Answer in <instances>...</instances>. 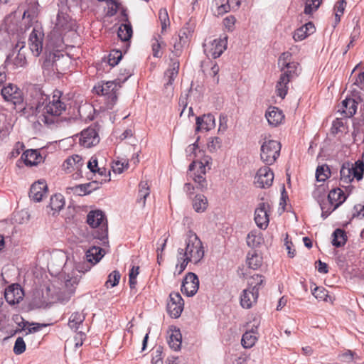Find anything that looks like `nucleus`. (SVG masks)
<instances>
[{
  "instance_id": "f257e3e1",
  "label": "nucleus",
  "mask_w": 364,
  "mask_h": 364,
  "mask_svg": "<svg viewBox=\"0 0 364 364\" xmlns=\"http://www.w3.org/2000/svg\"><path fill=\"white\" fill-rule=\"evenodd\" d=\"M203 257L204 248L202 242L195 232L188 231L185 240V248L178 250L174 274L180 275L185 270L188 262L196 264Z\"/></svg>"
},
{
  "instance_id": "f03ea898",
  "label": "nucleus",
  "mask_w": 364,
  "mask_h": 364,
  "mask_svg": "<svg viewBox=\"0 0 364 364\" xmlns=\"http://www.w3.org/2000/svg\"><path fill=\"white\" fill-rule=\"evenodd\" d=\"M186 151L188 156L196 159L189 166V174L197 184V188L203 191L207 188L205 175L207 168L210 169L212 159L210 156L205 155L204 152L198 149L196 142L189 145Z\"/></svg>"
},
{
  "instance_id": "7ed1b4c3",
  "label": "nucleus",
  "mask_w": 364,
  "mask_h": 364,
  "mask_svg": "<svg viewBox=\"0 0 364 364\" xmlns=\"http://www.w3.org/2000/svg\"><path fill=\"white\" fill-rule=\"evenodd\" d=\"M65 288L64 291L56 292L53 285H48L43 290L42 299H38L36 295L33 299V304L37 307H43L47 305L50 299L56 298L62 301L68 300L74 294L80 279L77 276H70L68 274L64 278Z\"/></svg>"
},
{
  "instance_id": "20e7f679",
  "label": "nucleus",
  "mask_w": 364,
  "mask_h": 364,
  "mask_svg": "<svg viewBox=\"0 0 364 364\" xmlns=\"http://www.w3.org/2000/svg\"><path fill=\"white\" fill-rule=\"evenodd\" d=\"M61 92L55 90L50 98L46 95L41 94V97L36 106L38 112H42L41 122L48 124L53 122L45 114L50 116H59L65 109V104L60 100Z\"/></svg>"
},
{
  "instance_id": "39448f33",
  "label": "nucleus",
  "mask_w": 364,
  "mask_h": 364,
  "mask_svg": "<svg viewBox=\"0 0 364 364\" xmlns=\"http://www.w3.org/2000/svg\"><path fill=\"white\" fill-rule=\"evenodd\" d=\"M70 64V58L68 55L55 51L46 55L43 67L48 70L62 73L67 70Z\"/></svg>"
},
{
  "instance_id": "423d86ee",
  "label": "nucleus",
  "mask_w": 364,
  "mask_h": 364,
  "mask_svg": "<svg viewBox=\"0 0 364 364\" xmlns=\"http://www.w3.org/2000/svg\"><path fill=\"white\" fill-rule=\"evenodd\" d=\"M364 173V162L358 160L354 164L349 162L343 164L340 171V179L343 183H350L354 178L360 181Z\"/></svg>"
},
{
  "instance_id": "0eeeda50",
  "label": "nucleus",
  "mask_w": 364,
  "mask_h": 364,
  "mask_svg": "<svg viewBox=\"0 0 364 364\" xmlns=\"http://www.w3.org/2000/svg\"><path fill=\"white\" fill-rule=\"evenodd\" d=\"M346 199V196L341 188H335L331 190L326 202L320 203L322 210L321 216L326 218L331 213L334 211L340 205H341Z\"/></svg>"
},
{
  "instance_id": "6e6552de",
  "label": "nucleus",
  "mask_w": 364,
  "mask_h": 364,
  "mask_svg": "<svg viewBox=\"0 0 364 364\" xmlns=\"http://www.w3.org/2000/svg\"><path fill=\"white\" fill-rule=\"evenodd\" d=\"M281 144L278 141L265 140L260 149L261 160L267 165L273 164L280 154Z\"/></svg>"
},
{
  "instance_id": "1a4fd4ad",
  "label": "nucleus",
  "mask_w": 364,
  "mask_h": 364,
  "mask_svg": "<svg viewBox=\"0 0 364 364\" xmlns=\"http://www.w3.org/2000/svg\"><path fill=\"white\" fill-rule=\"evenodd\" d=\"M228 37L208 39L203 45L204 52L208 57L218 58L227 48Z\"/></svg>"
},
{
  "instance_id": "9d476101",
  "label": "nucleus",
  "mask_w": 364,
  "mask_h": 364,
  "mask_svg": "<svg viewBox=\"0 0 364 364\" xmlns=\"http://www.w3.org/2000/svg\"><path fill=\"white\" fill-rule=\"evenodd\" d=\"M105 255V251L100 247H92L85 255L86 261L88 264H78L76 269L79 272H86L89 271L92 265L98 263Z\"/></svg>"
},
{
  "instance_id": "9b49d317",
  "label": "nucleus",
  "mask_w": 364,
  "mask_h": 364,
  "mask_svg": "<svg viewBox=\"0 0 364 364\" xmlns=\"http://www.w3.org/2000/svg\"><path fill=\"white\" fill-rule=\"evenodd\" d=\"M3 99L11 104L16 106L21 105L23 102V92L16 85L8 83L0 92Z\"/></svg>"
},
{
  "instance_id": "f8f14e48",
  "label": "nucleus",
  "mask_w": 364,
  "mask_h": 364,
  "mask_svg": "<svg viewBox=\"0 0 364 364\" xmlns=\"http://www.w3.org/2000/svg\"><path fill=\"white\" fill-rule=\"evenodd\" d=\"M87 223L92 228H99L101 231L100 237H103L107 235V225L105 215L102 211L96 210H91L87 215Z\"/></svg>"
},
{
  "instance_id": "ddd939ff",
  "label": "nucleus",
  "mask_w": 364,
  "mask_h": 364,
  "mask_svg": "<svg viewBox=\"0 0 364 364\" xmlns=\"http://www.w3.org/2000/svg\"><path fill=\"white\" fill-rule=\"evenodd\" d=\"M44 33L41 26H36L33 28L28 38V46L33 55L39 56L43 50V41Z\"/></svg>"
},
{
  "instance_id": "4468645a",
  "label": "nucleus",
  "mask_w": 364,
  "mask_h": 364,
  "mask_svg": "<svg viewBox=\"0 0 364 364\" xmlns=\"http://www.w3.org/2000/svg\"><path fill=\"white\" fill-rule=\"evenodd\" d=\"M274 173L269 166L259 168L254 178V184L259 188H267L272 185Z\"/></svg>"
},
{
  "instance_id": "2eb2a0df",
  "label": "nucleus",
  "mask_w": 364,
  "mask_h": 364,
  "mask_svg": "<svg viewBox=\"0 0 364 364\" xmlns=\"http://www.w3.org/2000/svg\"><path fill=\"white\" fill-rule=\"evenodd\" d=\"M120 87L119 82L114 80L99 83L95 86L94 90L97 95L108 96L112 101H114L117 99L116 92Z\"/></svg>"
},
{
  "instance_id": "dca6fc26",
  "label": "nucleus",
  "mask_w": 364,
  "mask_h": 364,
  "mask_svg": "<svg viewBox=\"0 0 364 364\" xmlns=\"http://www.w3.org/2000/svg\"><path fill=\"white\" fill-rule=\"evenodd\" d=\"M183 300L179 293L172 292L170 294L167 311L171 317L178 318L183 311Z\"/></svg>"
},
{
  "instance_id": "f3484780",
  "label": "nucleus",
  "mask_w": 364,
  "mask_h": 364,
  "mask_svg": "<svg viewBox=\"0 0 364 364\" xmlns=\"http://www.w3.org/2000/svg\"><path fill=\"white\" fill-rule=\"evenodd\" d=\"M191 35V31L188 28H183L180 30L178 36L173 38V48L171 52L176 56H179L183 47L186 46L189 41Z\"/></svg>"
},
{
  "instance_id": "a211bd4d",
  "label": "nucleus",
  "mask_w": 364,
  "mask_h": 364,
  "mask_svg": "<svg viewBox=\"0 0 364 364\" xmlns=\"http://www.w3.org/2000/svg\"><path fill=\"white\" fill-rule=\"evenodd\" d=\"M199 287V280L196 274L192 272L187 274L184 278L181 291L188 296H192L196 294Z\"/></svg>"
},
{
  "instance_id": "6ab92c4d",
  "label": "nucleus",
  "mask_w": 364,
  "mask_h": 364,
  "mask_svg": "<svg viewBox=\"0 0 364 364\" xmlns=\"http://www.w3.org/2000/svg\"><path fill=\"white\" fill-rule=\"evenodd\" d=\"M83 165V159L80 155L75 154L68 157L63 162L62 168L66 173H69L75 171L77 176H80Z\"/></svg>"
},
{
  "instance_id": "aec40b11",
  "label": "nucleus",
  "mask_w": 364,
  "mask_h": 364,
  "mask_svg": "<svg viewBox=\"0 0 364 364\" xmlns=\"http://www.w3.org/2000/svg\"><path fill=\"white\" fill-rule=\"evenodd\" d=\"M79 141L81 146L90 148L99 143L100 136L95 128L89 127L81 132Z\"/></svg>"
},
{
  "instance_id": "412c9836",
  "label": "nucleus",
  "mask_w": 364,
  "mask_h": 364,
  "mask_svg": "<svg viewBox=\"0 0 364 364\" xmlns=\"http://www.w3.org/2000/svg\"><path fill=\"white\" fill-rule=\"evenodd\" d=\"M269 205L268 203H262L255 211V221L261 229H266L269 224Z\"/></svg>"
},
{
  "instance_id": "4be33fe9",
  "label": "nucleus",
  "mask_w": 364,
  "mask_h": 364,
  "mask_svg": "<svg viewBox=\"0 0 364 364\" xmlns=\"http://www.w3.org/2000/svg\"><path fill=\"white\" fill-rule=\"evenodd\" d=\"M265 117L269 125L276 127L284 120V114L283 112L276 107H269L265 112Z\"/></svg>"
},
{
  "instance_id": "5701e85b",
  "label": "nucleus",
  "mask_w": 364,
  "mask_h": 364,
  "mask_svg": "<svg viewBox=\"0 0 364 364\" xmlns=\"http://www.w3.org/2000/svg\"><path fill=\"white\" fill-rule=\"evenodd\" d=\"M215 127V118L211 114H203L196 117V132H208Z\"/></svg>"
},
{
  "instance_id": "b1692460",
  "label": "nucleus",
  "mask_w": 364,
  "mask_h": 364,
  "mask_svg": "<svg viewBox=\"0 0 364 364\" xmlns=\"http://www.w3.org/2000/svg\"><path fill=\"white\" fill-rule=\"evenodd\" d=\"M48 186L45 181H38L31 187L29 197L36 202L41 201L46 195Z\"/></svg>"
},
{
  "instance_id": "393cba45",
  "label": "nucleus",
  "mask_w": 364,
  "mask_h": 364,
  "mask_svg": "<svg viewBox=\"0 0 364 364\" xmlns=\"http://www.w3.org/2000/svg\"><path fill=\"white\" fill-rule=\"evenodd\" d=\"M5 299L10 304H15L20 302L23 296V292L18 285H11L5 291Z\"/></svg>"
},
{
  "instance_id": "a878e982",
  "label": "nucleus",
  "mask_w": 364,
  "mask_h": 364,
  "mask_svg": "<svg viewBox=\"0 0 364 364\" xmlns=\"http://www.w3.org/2000/svg\"><path fill=\"white\" fill-rule=\"evenodd\" d=\"M65 201L64 196L60 193L52 196L50 198V203L48 208L50 209L48 213L53 215L58 214L65 206Z\"/></svg>"
},
{
  "instance_id": "bb28decb",
  "label": "nucleus",
  "mask_w": 364,
  "mask_h": 364,
  "mask_svg": "<svg viewBox=\"0 0 364 364\" xmlns=\"http://www.w3.org/2000/svg\"><path fill=\"white\" fill-rule=\"evenodd\" d=\"M259 294L257 291H252L250 288L245 289L240 297L241 306L245 309H250L257 301Z\"/></svg>"
},
{
  "instance_id": "cd10ccee",
  "label": "nucleus",
  "mask_w": 364,
  "mask_h": 364,
  "mask_svg": "<svg viewBox=\"0 0 364 364\" xmlns=\"http://www.w3.org/2000/svg\"><path fill=\"white\" fill-rule=\"evenodd\" d=\"M193 209L198 213H204L208 207V200L206 196L203 194H196L191 198Z\"/></svg>"
},
{
  "instance_id": "c85d7f7f",
  "label": "nucleus",
  "mask_w": 364,
  "mask_h": 364,
  "mask_svg": "<svg viewBox=\"0 0 364 364\" xmlns=\"http://www.w3.org/2000/svg\"><path fill=\"white\" fill-rule=\"evenodd\" d=\"M289 74L283 73L281 74L279 79L276 85V92L277 95L284 99L287 93L289 88V82L290 81Z\"/></svg>"
},
{
  "instance_id": "c756f323",
  "label": "nucleus",
  "mask_w": 364,
  "mask_h": 364,
  "mask_svg": "<svg viewBox=\"0 0 364 364\" xmlns=\"http://www.w3.org/2000/svg\"><path fill=\"white\" fill-rule=\"evenodd\" d=\"M21 158L27 166H36L40 164L43 158L37 150L29 149L26 151Z\"/></svg>"
},
{
  "instance_id": "7c9ffc66",
  "label": "nucleus",
  "mask_w": 364,
  "mask_h": 364,
  "mask_svg": "<svg viewBox=\"0 0 364 364\" xmlns=\"http://www.w3.org/2000/svg\"><path fill=\"white\" fill-rule=\"evenodd\" d=\"M357 110V103L354 99L346 98L342 103L339 111L344 114L346 117H351Z\"/></svg>"
},
{
  "instance_id": "2f4dec72",
  "label": "nucleus",
  "mask_w": 364,
  "mask_h": 364,
  "mask_svg": "<svg viewBox=\"0 0 364 364\" xmlns=\"http://www.w3.org/2000/svg\"><path fill=\"white\" fill-rule=\"evenodd\" d=\"M315 31L314 25L311 22H309L296 29L294 34V39L296 41H301L305 39L308 36Z\"/></svg>"
},
{
  "instance_id": "473e14b6",
  "label": "nucleus",
  "mask_w": 364,
  "mask_h": 364,
  "mask_svg": "<svg viewBox=\"0 0 364 364\" xmlns=\"http://www.w3.org/2000/svg\"><path fill=\"white\" fill-rule=\"evenodd\" d=\"M179 70V61L176 59L171 60V64L169 68L165 73V77H167L168 82L165 84V87L168 88L172 85L175 78L177 77Z\"/></svg>"
},
{
  "instance_id": "72a5a7b5",
  "label": "nucleus",
  "mask_w": 364,
  "mask_h": 364,
  "mask_svg": "<svg viewBox=\"0 0 364 364\" xmlns=\"http://www.w3.org/2000/svg\"><path fill=\"white\" fill-rule=\"evenodd\" d=\"M210 9L215 15L220 16L229 11L230 5L228 0H213Z\"/></svg>"
},
{
  "instance_id": "f704fd0d",
  "label": "nucleus",
  "mask_w": 364,
  "mask_h": 364,
  "mask_svg": "<svg viewBox=\"0 0 364 364\" xmlns=\"http://www.w3.org/2000/svg\"><path fill=\"white\" fill-rule=\"evenodd\" d=\"M166 43L164 41L161 35L157 34L151 40V48L153 55L156 58H160L162 55L161 49L165 48Z\"/></svg>"
},
{
  "instance_id": "c9c22d12",
  "label": "nucleus",
  "mask_w": 364,
  "mask_h": 364,
  "mask_svg": "<svg viewBox=\"0 0 364 364\" xmlns=\"http://www.w3.org/2000/svg\"><path fill=\"white\" fill-rule=\"evenodd\" d=\"M257 332L252 329L245 332L242 338L241 343L245 348H252L257 341Z\"/></svg>"
},
{
  "instance_id": "e433bc0d",
  "label": "nucleus",
  "mask_w": 364,
  "mask_h": 364,
  "mask_svg": "<svg viewBox=\"0 0 364 364\" xmlns=\"http://www.w3.org/2000/svg\"><path fill=\"white\" fill-rule=\"evenodd\" d=\"M247 262L250 268L257 269L262 264V257L255 252H249L247 256Z\"/></svg>"
},
{
  "instance_id": "4c0bfd02",
  "label": "nucleus",
  "mask_w": 364,
  "mask_h": 364,
  "mask_svg": "<svg viewBox=\"0 0 364 364\" xmlns=\"http://www.w3.org/2000/svg\"><path fill=\"white\" fill-rule=\"evenodd\" d=\"M264 282L265 279L264 276L261 274H254L249 279V288L252 291H257L259 293V290L264 287Z\"/></svg>"
},
{
  "instance_id": "58836bf2",
  "label": "nucleus",
  "mask_w": 364,
  "mask_h": 364,
  "mask_svg": "<svg viewBox=\"0 0 364 364\" xmlns=\"http://www.w3.org/2000/svg\"><path fill=\"white\" fill-rule=\"evenodd\" d=\"M95 183H87L75 186L70 189L76 195L84 196L90 193L92 190L95 189V187H93Z\"/></svg>"
},
{
  "instance_id": "ea45409f",
  "label": "nucleus",
  "mask_w": 364,
  "mask_h": 364,
  "mask_svg": "<svg viewBox=\"0 0 364 364\" xmlns=\"http://www.w3.org/2000/svg\"><path fill=\"white\" fill-rule=\"evenodd\" d=\"M263 241L262 234L257 230L251 231L247 237V244L250 247H258Z\"/></svg>"
},
{
  "instance_id": "a19ab883",
  "label": "nucleus",
  "mask_w": 364,
  "mask_h": 364,
  "mask_svg": "<svg viewBox=\"0 0 364 364\" xmlns=\"http://www.w3.org/2000/svg\"><path fill=\"white\" fill-rule=\"evenodd\" d=\"M85 318L82 313L75 312L69 318L68 326L73 330H77Z\"/></svg>"
},
{
  "instance_id": "79ce46f5",
  "label": "nucleus",
  "mask_w": 364,
  "mask_h": 364,
  "mask_svg": "<svg viewBox=\"0 0 364 364\" xmlns=\"http://www.w3.org/2000/svg\"><path fill=\"white\" fill-rule=\"evenodd\" d=\"M181 334L179 330H173L169 335L168 345L174 350L180 349L181 346Z\"/></svg>"
},
{
  "instance_id": "37998d69",
  "label": "nucleus",
  "mask_w": 364,
  "mask_h": 364,
  "mask_svg": "<svg viewBox=\"0 0 364 364\" xmlns=\"http://www.w3.org/2000/svg\"><path fill=\"white\" fill-rule=\"evenodd\" d=\"M132 28L130 23L122 24L117 31L118 36L122 41H129L132 36Z\"/></svg>"
},
{
  "instance_id": "c03bdc74",
  "label": "nucleus",
  "mask_w": 364,
  "mask_h": 364,
  "mask_svg": "<svg viewBox=\"0 0 364 364\" xmlns=\"http://www.w3.org/2000/svg\"><path fill=\"white\" fill-rule=\"evenodd\" d=\"M159 20L161 26V33H165L168 28L170 27L171 22L166 9L161 8L159 11Z\"/></svg>"
},
{
  "instance_id": "a18cd8bd",
  "label": "nucleus",
  "mask_w": 364,
  "mask_h": 364,
  "mask_svg": "<svg viewBox=\"0 0 364 364\" xmlns=\"http://www.w3.org/2000/svg\"><path fill=\"white\" fill-rule=\"evenodd\" d=\"M312 294L318 300L333 303L332 297L328 294V291L323 287H316L312 290Z\"/></svg>"
},
{
  "instance_id": "49530a36",
  "label": "nucleus",
  "mask_w": 364,
  "mask_h": 364,
  "mask_svg": "<svg viewBox=\"0 0 364 364\" xmlns=\"http://www.w3.org/2000/svg\"><path fill=\"white\" fill-rule=\"evenodd\" d=\"M331 171L327 165L318 166L316 171V178L317 181L324 182L329 178Z\"/></svg>"
},
{
  "instance_id": "de8ad7c7",
  "label": "nucleus",
  "mask_w": 364,
  "mask_h": 364,
  "mask_svg": "<svg viewBox=\"0 0 364 364\" xmlns=\"http://www.w3.org/2000/svg\"><path fill=\"white\" fill-rule=\"evenodd\" d=\"M346 243L345 232L341 229H336L333 234L332 244L336 247H341Z\"/></svg>"
},
{
  "instance_id": "09e8293b",
  "label": "nucleus",
  "mask_w": 364,
  "mask_h": 364,
  "mask_svg": "<svg viewBox=\"0 0 364 364\" xmlns=\"http://www.w3.org/2000/svg\"><path fill=\"white\" fill-rule=\"evenodd\" d=\"M121 274L117 270L112 271L109 275L105 286L107 289L112 288L119 284Z\"/></svg>"
},
{
  "instance_id": "8fccbe9b",
  "label": "nucleus",
  "mask_w": 364,
  "mask_h": 364,
  "mask_svg": "<svg viewBox=\"0 0 364 364\" xmlns=\"http://www.w3.org/2000/svg\"><path fill=\"white\" fill-rule=\"evenodd\" d=\"M149 195V188L146 182H141L139 184V199L138 203L141 204V206H144L146 203V198Z\"/></svg>"
},
{
  "instance_id": "3c124183",
  "label": "nucleus",
  "mask_w": 364,
  "mask_h": 364,
  "mask_svg": "<svg viewBox=\"0 0 364 364\" xmlns=\"http://www.w3.org/2000/svg\"><path fill=\"white\" fill-rule=\"evenodd\" d=\"M222 140L218 136L210 137L207 142V148L210 152H215L221 147Z\"/></svg>"
},
{
  "instance_id": "603ef678",
  "label": "nucleus",
  "mask_w": 364,
  "mask_h": 364,
  "mask_svg": "<svg viewBox=\"0 0 364 364\" xmlns=\"http://www.w3.org/2000/svg\"><path fill=\"white\" fill-rule=\"evenodd\" d=\"M321 2L322 0H306L304 11V14H311L316 11L321 5Z\"/></svg>"
},
{
  "instance_id": "864d4df0",
  "label": "nucleus",
  "mask_w": 364,
  "mask_h": 364,
  "mask_svg": "<svg viewBox=\"0 0 364 364\" xmlns=\"http://www.w3.org/2000/svg\"><path fill=\"white\" fill-rule=\"evenodd\" d=\"M122 58V53L119 50H112L108 55L107 62L109 65L115 66Z\"/></svg>"
},
{
  "instance_id": "5fc2aeb1",
  "label": "nucleus",
  "mask_w": 364,
  "mask_h": 364,
  "mask_svg": "<svg viewBox=\"0 0 364 364\" xmlns=\"http://www.w3.org/2000/svg\"><path fill=\"white\" fill-rule=\"evenodd\" d=\"M291 62V54L289 52L283 53L278 60V64L281 68V71H284L285 68Z\"/></svg>"
},
{
  "instance_id": "6e6d98bb",
  "label": "nucleus",
  "mask_w": 364,
  "mask_h": 364,
  "mask_svg": "<svg viewBox=\"0 0 364 364\" xmlns=\"http://www.w3.org/2000/svg\"><path fill=\"white\" fill-rule=\"evenodd\" d=\"M128 168V162L127 160L123 161H116L113 163L112 168L114 173L120 174L125 169Z\"/></svg>"
},
{
  "instance_id": "4d7b16f0",
  "label": "nucleus",
  "mask_w": 364,
  "mask_h": 364,
  "mask_svg": "<svg viewBox=\"0 0 364 364\" xmlns=\"http://www.w3.org/2000/svg\"><path fill=\"white\" fill-rule=\"evenodd\" d=\"M87 168L93 173L97 172L102 176L105 173L106 170L103 168H97V160L95 157H92L87 163Z\"/></svg>"
},
{
  "instance_id": "13d9d810",
  "label": "nucleus",
  "mask_w": 364,
  "mask_h": 364,
  "mask_svg": "<svg viewBox=\"0 0 364 364\" xmlns=\"http://www.w3.org/2000/svg\"><path fill=\"white\" fill-rule=\"evenodd\" d=\"M26 350V343L21 337L17 338L15 341L14 352L16 355L23 353Z\"/></svg>"
},
{
  "instance_id": "bf43d9fd",
  "label": "nucleus",
  "mask_w": 364,
  "mask_h": 364,
  "mask_svg": "<svg viewBox=\"0 0 364 364\" xmlns=\"http://www.w3.org/2000/svg\"><path fill=\"white\" fill-rule=\"evenodd\" d=\"M346 6V2L344 0L339 1L337 4L335 6L336 10V22L340 21V18L343 15L345 8Z\"/></svg>"
},
{
  "instance_id": "052dcab7",
  "label": "nucleus",
  "mask_w": 364,
  "mask_h": 364,
  "mask_svg": "<svg viewBox=\"0 0 364 364\" xmlns=\"http://www.w3.org/2000/svg\"><path fill=\"white\" fill-rule=\"evenodd\" d=\"M23 47L24 46L22 45L19 51H21ZM13 63L16 68L23 67L26 64V58L25 55L21 52H18L16 58L14 59Z\"/></svg>"
},
{
  "instance_id": "680f3d73",
  "label": "nucleus",
  "mask_w": 364,
  "mask_h": 364,
  "mask_svg": "<svg viewBox=\"0 0 364 364\" xmlns=\"http://www.w3.org/2000/svg\"><path fill=\"white\" fill-rule=\"evenodd\" d=\"M298 66L299 64L297 63L292 61L285 68L284 71H282V73H287L289 74V78H291L294 74L297 75Z\"/></svg>"
},
{
  "instance_id": "e2e57ef3",
  "label": "nucleus",
  "mask_w": 364,
  "mask_h": 364,
  "mask_svg": "<svg viewBox=\"0 0 364 364\" xmlns=\"http://www.w3.org/2000/svg\"><path fill=\"white\" fill-rule=\"evenodd\" d=\"M228 129V118L223 114H220L219 117L218 132H224Z\"/></svg>"
},
{
  "instance_id": "0e129e2a",
  "label": "nucleus",
  "mask_w": 364,
  "mask_h": 364,
  "mask_svg": "<svg viewBox=\"0 0 364 364\" xmlns=\"http://www.w3.org/2000/svg\"><path fill=\"white\" fill-rule=\"evenodd\" d=\"M354 218L362 219L364 218V205L358 204L354 206V212L353 213Z\"/></svg>"
},
{
  "instance_id": "69168bd1",
  "label": "nucleus",
  "mask_w": 364,
  "mask_h": 364,
  "mask_svg": "<svg viewBox=\"0 0 364 364\" xmlns=\"http://www.w3.org/2000/svg\"><path fill=\"white\" fill-rule=\"evenodd\" d=\"M354 353L350 350H348L340 355L341 360L344 362H350L353 360Z\"/></svg>"
},
{
  "instance_id": "338daca9",
  "label": "nucleus",
  "mask_w": 364,
  "mask_h": 364,
  "mask_svg": "<svg viewBox=\"0 0 364 364\" xmlns=\"http://www.w3.org/2000/svg\"><path fill=\"white\" fill-rule=\"evenodd\" d=\"M219 66L217 64H214L210 70L209 75L213 77V81L215 83H218L219 77L218 73L219 72Z\"/></svg>"
},
{
  "instance_id": "774afa93",
  "label": "nucleus",
  "mask_w": 364,
  "mask_h": 364,
  "mask_svg": "<svg viewBox=\"0 0 364 364\" xmlns=\"http://www.w3.org/2000/svg\"><path fill=\"white\" fill-rule=\"evenodd\" d=\"M85 334L81 331L78 332L74 338L75 348L81 346L83 343V341L85 340Z\"/></svg>"
}]
</instances>
